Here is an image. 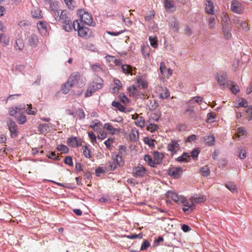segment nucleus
Returning a JSON list of instances; mask_svg holds the SVG:
<instances>
[{
    "label": "nucleus",
    "mask_w": 252,
    "mask_h": 252,
    "mask_svg": "<svg viewBox=\"0 0 252 252\" xmlns=\"http://www.w3.org/2000/svg\"><path fill=\"white\" fill-rule=\"evenodd\" d=\"M184 206L187 208H183V211L185 213H190L193 211L195 208V204L192 201L188 200L186 199L184 203L183 204Z\"/></svg>",
    "instance_id": "9b49d317"
},
{
    "label": "nucleus",
    "mask_w": 252,
    "mask_h": 252,
    "mask_svg": "<svg viewBox=\"0 0 252 252\" xmlns=\"http://www.w3.org/2000/svg\"><path fill=\"white\" fill-rule=\"evenodd\" d=\"M145 161L150 166L155 167L156 164L151 156L149 155H145L144 157Z\"/></svg>",
    "instance_id": "c756f323"
},
{
    "label": "nucleus",
    "mask_w": 252,
    "mask_h": 252,
    "mask_svg": "<svg viewBox=\"0 0 252 252\" xmlns=\"http://www.w3.org/2000/svg\"><path fill=\"white\" fill-rule=\"evenodd\" d=\"M128 92L130 94V95L132 96H135L138 94V90L136 87L132 86L128 88Z\"/></svg>",
    "instance_id": "603ef678"
},
{
    "label": "nucleus",
    "mask_w": 252,
    "mask_h": 252,
    "mask_svg": "<svg viewBox=\"0 0 252 252\" xmlns=\"http://www.w3.org/2000/svg\"><path fill=\"white\" fill-rule=\"evenodd\" d=\"M67 142L72 147H77L81 145L80 141L76 137H70L67 139Z\"/></svg>",
    "instance_id": "dca6fc26"
},
{
    "label": "nucleus",
    "mask_w": 252,
    "mask_h": 252,
    "mask_svg": "<svg viewBox=\"0 0 252 252\" xmlns=\"http://www.w3.org/2000/svg\"><path fill=\"white\" fill-rule=\"evenodd\" d=\"M217 80L220 87L222 89L227 88L228 85H229L228 82L230 81L228 80L227 75L225 73H222L221 74L218 75L217 77Z\"/></svg>",
    "instance_id": "6e6552de"
},
{
    "label": "nucleus",
    "mask_w": 252,
    "mask_h": 252,
    "mask_svg": "<svg viewBox=\"0 0 252 252\" xmlns=\"http://www.w3.org/2000/svg\"><path fill=\"white\" fill-rule=\"evenodd\" d=\"M145 120L142 117H137L135 119V124L137 126L142 128L145 126Z\"/></svg>",
    "instance_id": "7c9ffc66"
},
{
    "label": "nucleus",
    "mask_w": 252,
    "mask_h": 252,
    "mask_svg": "<svg viewBox=\"0 0 252 252\" xmlns=\"http://www.w3.org/2000/svg\"><path fill=\"white\" fill-rule=\"evenodd\" d=\"M102 125V123L97 120H95L93 121L91 124V127L94 129H95L96 127Z\"/></svg>",
    "instance_id": "bf43d9fd"
},
{
    "label": "nucleus",
    "mask_w": 252,
    "mask_h": 252,
    "mask_svg": "<svg viewBox=\"0 0 252 252\" xmlns=\"http://www.w3.org/2000/svg\"><path fill=\"white\" fill-rule=\"evenodd\" d=\"M222 28V32L224 35V36L226 39H229L231 37V31L232 30L231 27L230 26H223Z\"/></svg>",
    "instance_id": "412c9836"
},
{
    "label": "nucleus",
    "mask_w": 252,
    "mask_h": 252,
    "mask_svg": "<svg viewBox=\"0 0 252 252\" xmlns=\"http://www.w3.org/2000/svg\"><path fill=\"white\" fill-rule=\"evenodd\" d=\"M144 143L149 146V147H153L154 146V140L149 137H145L144 139Z\"/></svg>",
    "instance_id": "052dcab7"
},
{
    "label": "nucleus",
    "mask_w": 252,
    "mask_h": 252,
    "mask_svg": "<svg viewBox=\"0 0 252 252\" xmlns=\"http://www.w3.org/2000/svg\"><path fill=\"white\" fill-rule=\"evenodd\" d=\"M6 124L10 133L11 138H15L18 133L17 125L15 122L10 118L7 119Z\"/></svg>",
    "instance_id": "20e7f679"
},
{
    "label": "nucleus",
    "mask_w": 252,
    "mask_h": 252,
    "mask_svg": "<svg viewBox=\"0 0 252 252\" xmlns=\"http://www.w3.org/2000/svg\"><path fill=\"white\" fill-rule=\"evenodd\" d=\"M58 2H51L50 5V8L51 9V14L53 17V13L55 12H59L60 10L58 7Z\"/></svg>",
    "instance_id": "2f4dec72"
},
{
    "label": "nucleus",
    "mask_w": 252,
    "mask_h": 252,
    "mask_svg": "<svg viewBox=\"0 0 252 252\" xmlns=\"http://www.w3.org/2000/svg\"><path fill=\"white\" fill-rule=\"evenodd\" d=\"M203 101V98L201 96H195L192 99L189 100V101L187 102L188 105H190V104H193L194 102H196L197 103L200 104Z\"/></svg>",
    "instance_id": "e433bc0d"
},
{
    "label": "nucleus",
    "mask_w": 252,
    "mask_h": 252,
    "mask_svg": "<svg viewBox=\"0 0 252 252\" xmlns=\"http://www.w3.org/2000/svg\"><path fill=\"white\" fill-rule=\"evenodd\" d=\"M239 157L241 159H244L246 157V151L245 149H244L242 147H240L239 148Z\"/></svg>",
    "instance_id": "3c124183"
},
{
    "label": "nucleus",
    "mask_w": 252,
    "mask_h": 252,
    "mask_svg": "<svg viewBox=\"0 0 252 252\" xmlns=\"http://www.w3.org/2000/svg\"><path fill=\"white\" fill-rule=\"evenodd\" d=\"M164 155L156 151L154 153L153 158L155 164H159L161 163Z\"/></svg>",
    "instance_id": "f3484780"
},
{
    "label": "nucleus",
    "mask_w": 252,
    "mask_h": 252,
    "mask_svg": "<svg viewBox=\"0 0 252 252\" xmlns=\"http://www.w3.org/2000/svg\"><path fill=\"white\" fill-rule=\"evenodd\" d=\"M150 246V243L146 240H144L140 248V251L146 250Z\"/></svg>",
    "instance_id": "338daca9"
},
{
    "label": "nucleus",
    "mask_w": 252,
    "mask_h": 252,
    "mask_svg": "<svg viewBox=\"0 0 252 252\" xmlns=\"http://www.w3.org/2000/svg\"><path fill=\"white\" fill-rule=\"evenodd\" d=\"M158 128V125L155 124H150L147 126V129L151 132H154Z\"/></svg>",
    "instance_id": "49530a36"
},
{
    "label": "nucleus",
    "mask_w": 252,
    "mask_h": 252,
    "mask_svg": "<svg viewBox=\"0 0 252 252\" xmlns=\"http://www.w3.org/2000/svg\"><path fill=\"white\" fill-rule=\"evenodd\" d=\"M200 172L203 176H208L210 173L209 168L208 166H204L200 169Z\"/></svg>",
    "instance_id": "37998d69"
},
{
    "label": "nucleus",
    "mask_w": 252,
    "mask_h": 252,
    "mask_svg": "<svg viewBox=\"0 0 252 252\" xmlns=\"http://www.w3.org/2000/svg\"><path fill=\"white\" fill-rule=\"evenodd\" d=\"M206 144L208 146L214 145L215 142V139L214 136L209 135L205 138Z\"/></svg>",
    "instance_id": "f704fd0d"
},
{
    "label": "nucleus",
    "mask_w": 252,
    "mask_h": 252,
    "mask_svg": "<svg viewBox=\"0 0 252 252\" xmlns=\"http://www.w3.org/2000/svg\"><path fill=\"white\" fill-rule=\"evenodd\" d=\"M216 25L215 18L214 17H210L208 19V26L210 29L215 28Z\"/></svg>",
    "instance_id": "09e8293b"
},
{
    "label": "nucleus",
    "mask_w": 252,
    "mask_h": 252,
    "mask_svg": "<svg viewBox=\"0 0 252 252\" xmlns=\"http://www.w3.org/2000/svg\"><path fill=\"white\" fill-rule=\"evenodd\" d=\"M17 122L21 125L25 124L27 121V118L26 117L20 113L19 115H18L16 118Z\"/></svg>",
    "instance_id": "4c0bfd02"
},
{
    "label": "nucleus",
    "mask_w": 252,
    "mask_h": 252,
    "mask_svg": "<svg viewBox=\"0 0 252 252\" xmlns=\"http://www.w3.org/2000/svg\"><path fill=\"white\" fill-rule=\"evenodd\" d=\"M107 165L109 166V170L111 171H114L115 170L118 165L116 162H114L113 160L112 161H109Z\"/></svg>",
    "instance_id": "69168bd1"
},
{
    "label": "nucleus",
    "mask_w": 252,
    "mask_h": 252,
    "mask_svg": "<svg viewBox=\"0 0 252 252\" xmlns=\"http://www.w3.org/2000/svg\"><path fill=\"white\" fill-rule=\"evenodd\" d=\"M19 108L18 107L10 108L9 110V114L10 116L14 117L15 118L19 115Z\"/></svg>",
    "instance_id": "c9c22d12"
},
{
    "label": "nucleus",
    "mask_w": 252,
    "mask_h": 252,
    "mask_svg": "<svg viewBox=\"0 0 252 252\" xmlns=\"http://www.w3.org/2000/svg\"><path fill=\"white\" fill-rule=\"evenodd\" d=\"M53 17L56 21L63 24V28L65 31L69 32L72 31L73 24L68 16L66 11L60 10L59 12H55L53 13Z\"/></svg>",
    "instance_id": "f257e3e1"
},
{
    "label": "nucleus",
    "mask_w": 252,
    "mask_h": 252,
    "mask_svg": "<svg viewBox=\"0 0 252 252\" xmlns=\"http://www.w3.org/2000/svg\"><path fill=\"white\" fill-rule=\"evenodd\" d=\"M9 39L6 38L5 35L2 33L0 34V42L2 43L3 46H5L9 43Z\"/></svg>",
    "instance_id": "8fccbe9b"
},
{
    "label": "nucleus",
    "mask_w": 252,
    "mask_h": 252,
    "mask_svg": "<svg viewBox=\"0 0 252 252\" xmlns=\"http://www.w3.org/2000/svg\"><path fill=\"white\" fill-rule=\"evenodd\" d=\"M14 48L16 50L22 51L25 46V44L22 38H16L13 43Z\"/></svg>",
    "instance_id": "ddd939ff"
},
{
    "label": "nucleus",
    "mask_w": 252,
    "mask_h": 252,
    "mask_svg": "<svg viewBox=\"0 0 252 252\" xmlns=\"http://www.w3.org/2000/svg\"><path fill=\"white\" fill-rule=\"evenodd\" d=\"M159 91L160 92L159 96L161 99H165L169 96L170 93L166 88L160 87Z\"/></svg>",
    "instance_id": "b1692460"
},
{
    "label": "nucleus",
    "mask_w": 252,
    "mask_h": 252,
    "mask_svg": "<svg viewBox=\"0 0 252 252\" xmlns=\"http://www.w3.org/2000/svg\"><path fill=\"white\" fill-rule=\"evenodd\" d=\"M168 175L174 178H179L183 173V168L180 167H170L167 170Z\"/></svg>",
    "instance_id": "39448f33"
},
{
    "label": "nucleus",
    "mask_w": 252,
    "mask_h": 252,
    "mask_svg": "<svg viewBox=\"0 0 252 252\" xmlns=\"http://www.w3.org/2000/svg\"><path fill=\"white\" fill-rule=\"evenodd\" d=\"M91 69L94 72H98L102 70V66L99 63H95L92 65Z\"/></svg>",
    "instance_id": "79ce46f5"
},
{
    "label": "nucleus",
    "mask_w": 252,
    "mask_h": 252,
    "mask_svg": "<svg viewBox=\"0 0 252 252\" xmlns=\"http://www.w3.org/2000/svg\"><path fill=\"white\" fill-rule=\"evenodd\" d=\"M112 106L117 108L121 112H124L125 111V107L118 101H113L112 103Z\"/></svg>",
    "instance_id": "473e14b6"
},
{
    "label": "nucleus",
    "mask_w": 252,
    "mask_h": 252,
    "mask_svg": "<svg viewBox=\"0 0 252 252\" xmlns=\"http://www.w3.org/2000/svg\"><path fill=\"white\" fill-rule=\"evenodd\" d=\"M38 42V36L35 34H32L28 38V43L32 47H35Z\"/></svg>",
    "instance_id": "4468645a"
},
{
    "label": "nucleus",
    "mask_w": 252,
    "mask_h": 252,
    "mask_svg": "<svg viewBox=\"0 0 252 252\" xmlns=\"http://www.w3.org/2000/svg\"><path fill=\"white\" fill-rule=\"evenodd\" d=\"M94 92L95 91H94V89H93L92 87L89 85L86 93H85V96L86 97H89L91 96Z\"/></svg>",
    "instance_id": "13d9d810"
},
{
    "label": "nucleus",
    "mask_w": 252,
    "mask_h": 252,
    "mask_svg": "<svg viewBox=\"0 0 252 252\" xmlns=\"http://www.w3.org/2000/svg\"><path fill=\"white\" fill-rule=\"evenodd\" d=\"M113 160L116 162L119 166H123L124 163V161L122 157L119 154H116L112 155Z\"/></svg>",
    "instance_id": "bb28decb"
},
{
    "label": "nucleus",
    "mask_w": 252,
    "mask_h": 252,
    "mask_svg": "<svg viewBox=\"0 0 252 252\" xmlns=\"http://www.w3.org/2000/svg\"><path fill=\"white\" fill-rule=\"evenodd\" d=\"M230 9L233 13L238 14L243 13L244 11L241 3L236 0H233L231 1Z\"/></svg>",
    "instance_id": "0eeeda50"
},
{
    "label": "nucleus",
    "mask_w": 252,
    "mask_h": 252,
    "mask_svg": "<svg viewBox=\"0 0 252 252\" xmlns=\"http://www.w3.org/2000/svg\"><path fill=\"white\" fill-rule=\"evenodd\" d=\"M103 128L107 130L108 133L112 135L115 134L118 131V130L110 123H105L103 126Z\"/></svg>",
    "instance_id": "393cba45"
},
{
    "label": "nucleus",
    "mask_w": 252,
    "mask_h": 252,
    "mask_svg": "<svg viewBox=\"0 0 252 252\" xmlns=\"http://www.w3.org/2000/svg\"><path fill=\"white\" fill-rule=\"evenodd\" d=\"M75 31H78L79 36L82 37H86L87 36L88 28L84 27L82 25L79 23L78 20H75L72 25V29Z\"/></svg>",
    "instance_id": "7ed1b4c3"
},
{
    "label": "nucleus",
    "mask_w": 252,
    "mask_h": 252,
    "mask_svg": "<svg viewBox=\"0 0 252 252\" xmlns=\"http://www.w3.org/2000/svg\"><path fill=\"white\" fill-rule=\"evenodd\" d=\"M225 187L232 192H234L236 189L234 184L232 183L225 184Z\"/></svg>",
    "instance_id": "774afa93"
},
{
    "label": "nucleus",
    "mask_w": 252,
    "mask_h": 252,
    "mask_svg": "<svg viewBox=\"0 0 252 252\" xmlns=\"http://www.w3.org/2000/svg\"><path fill=\"white\" fill-rule=\"evenodd\" d=\"M189 200L192 201L193 203L195 202L196 203H199L204 202L206 200V197L204 195L198 196L197 194H196L191 196L189 198Z\"/></svg>",
    "instance_id": "a211bd4d"
},
{
    "label": "nucleus",
    "mask_w": 252,
    "mask_h": 252,
    "mask_svg": "<svg viewBox=\"0 0 252 252\" xmlns=\"http://www.w3.org/2000/svg\"><path fill=\"white\" fill-rule=\"evenodd\" d=\"M57 149L63 153H67L68 152V148L64 145H60L58 146Z\"/></svg>",
    "instance_id": "5fc2aeb1"
},
{
    "label": "nucleus",
    "mask_w": 252,
    "mask_h": 252,
    "mask_svg": "<svg viewBox=\"0 0 252 252\" xmlns=\"http://www.w3.org/2000/svg\"><path fill=\"white\" fill-rule=\"evenodd\" d=\"M167 195L168 197L171 198L175 202L177 203L179 202V198L180 196L176 193L172 191H169L167 192Z\"/></svg>",
    "instance_id": "72a5a7b5"
},
{
    "label": "nucleus",
    "mask_w": 252,
    "mask_h": 252,
    "mask_svg": "<svg viewBox=\"0 0 252 252\" xmlns=\"http://www.w3.org/2000/svg\"><path fill=\"white\" fill-rule=\"evenodd\" d=\"M167 148L168 151H170L173 155L176 153L180 150V147L177 141L172 140L168 144Z\"/></svg>",
    "instance_id": "f8f14e48"
},
{
    "label": "nucleus",
    "mask_w": 252,
    "mask_h": 252,
    "mask_svg": "<svg viewBox=\"0 0 252 252\" xmlns=\"http://www.w3.org/2000/svg\"><path fill=\"white\" fill-rule=\"evenodd\" d=\"M214 6L213 2L211 0H207L205 11L209 14H213L214 13Z\"/></svg>",
    "instance_id": "5701e85b"
},
{
    "label": "nucleus",
    "mask_w": 252,
    "mask_h": 252,
    "mask_svg": "<svg viewBox=\"0 0 252 252\" xmlns=\"http://www.w3.org/2000/svg\"><path fill=\"white\" fill-rule=\"evenodd\" d=\"M228 83L229 85H228L227 87L229 88L234 94H236L239 92V86L235 82L232 81H230Z\"/></svg>",
    "instance_id": "a878e982"
},
{
    "label": "nucleus",
    "mask_w": 252,
    "mask_h": 252,
    "mask_svg": "<svg viewBox=\"0 0 252 252\" xmlns=\"http://www.w3.org/2000/svg\"><path fill=\"white\" fill-rule=\"evenodd\" d=\"M80 21L89 26H94L95 23L93 21L92 16L88 12H84L80 17Z\"/></svg>",
    "instance_id": "1a4fd4ad"
},
{
    "label": "nucleus",
    "mask_w": 252,
    "mask_h": 252,
    "mask_svg": "<svg viewBox=\"0 0 252 252\" xmlns=\"http://www.w3.org/2000/svg\"><path fill=\"white\" fill-rule=\"evenodd\" d=\"M70 85L71 84L69 83L68 81L66 83H65L62 86V91L63 93L66 94L68 93L70 88L72 87V86H71Z\"/></svg>",
    "instance_id": "a19ab883"
},
{
    "label": "nucleus",
    "mask_w": 252,
    "mask_h": 252,
    "mask_svg": "<svg viewBox=\"0 0 252 252\" xmlns=\"http://www.w3.org/2000/svg\"><path fill=\"white\" fill-rule=\"evenodd\" d=\"M169 25L171 28L175 32H177L179 30V24L177 20L174 17H171L169 19Z\"/></svg>",
    "instance_id": "4be33fe9"
},
{
    "label": "nucleus",
    "mask_w": 252,
    "mask_h": 252,
    "mask_svg": "<svg viewBox=\"0 0 252 252\" xmlns=\"http://www.w3.org/2000/svg\"><path fill=\"white\" fill-rule=\"evenodd\" d=\"M68 81L72 87L77 86L80 88L83 87L86 82V79L81 76L78 72L72 73L69 76Z\"/></svg>",
    "instance_id": "f03ea898"
},
{
    "label": "nucleus",
    "mask_w": 252,
    "mask_h": 252,
    "mask_svg": "<svg viewBox=\"0 0 252 252\" xmlns=\"http://www.w3.org/2000/svg\"><path fill=\"white\" fill-rule=\"evenodd\" d=\"M28 108L27 109V112L29 115H35L36 113V109L35 108H32L31 104H27Z\"/></svg>",
    "instance_id": "a18cd8bd"
},
{
    "label": "nucleus",
    "mask_w": 252,
    "mask_h": 252,
    "mask_svg": "<svg viewBox=\"0 0 252 252\" xmlns=\"http://www.w3.org/2000/svg\"><path fill=\"white\" fill-rule=\"evenodd\" d=\"M46 156L50 159H52L55 160H59L60 158L56 156V153L55 152H52L49 154L47 155Z\"/></svg>",
    "instance_id": "e2e57ef3"
},
{
    "label": "nucleus",
    "mask_w": 252,
    "mask_h": 252,
    "mask_svg": "<svg viewBox=\"0 0 252 252\" xmlns=\"http://www.w3.org/2000/svg\"><path fill=\"white\" fill-rule=\"evenodd\" d=\"M189 105V108H187V109L185 111V114L189 115L190 117H193V115L194 114L193 110L192 108V107H193V104H190Z\"/></svg>",
    "instance_id": "680f3d73"
},
{
    "label": "nucleus",
    "mask_w": 252,
    "mask_h": 252,
    "mask_svg": "<svg viewBox=\"0 0 252 252\" xmlns=\"http://www.w3.org/2000/svg\"><path fill=\"white\" fill-rule=\"evenodd\" d=\"M235 107L237 108L240 107H247L248 102L245 99L241 98L240 99L238 100V103L236 104Z\"/></svg>",
    "instance_id": "58836bf2"
},
{
    "label": "nucleus",
    "mask_w": 252,
    "mask_h": 252,
    "mask_svg": "<svg viewBox=\"0 0 252 252\" xmlns=\"http://www.w3.org/2000/svg\"><path fill=\"white\" fill-rule=\"evenodd\" d=\"M147 173V169L141 164L134 167L132 170L133 175L136 178L144 177Z\"/></svg>",
    "instance_id": "423d86ee"
},
{
    "label": "nucleus",
    "mask_w": 252,
    "mask_h": 252,
    "mask_svg": "<svg viewBox=\"0 0 252 252\" xmlns=\"http://www.w3.org/2000/svg\"><path fill=\"white\" fill-rule=\"evenodd\" d=\"M83 154L84 156L87 158H91L92 156L90 154V150L88 148L87 146L83 147Z\"/></svg>",
    "instance_id": "4d7b16f0"
},
{
    "label": "nucleus",
    "mask_w": 252,
    "mask_h": 252,
    "mask_svg": "<svg viewBox=\"0 0 252 252\" xmlns=\"http://www.w3.org/2000/svg\"><path fill=\"white\" fill-rule=\"evenodd\" d=\"M190 155L188 153H184L181 156L176 158L179 162L189 161L190 160Z\"/></svg>",
    "instance_id": "c85d7f7f"
},
{
    "label": "nucleus",
    "mask_w": 252,
    "mask_h": 252,
    "mask_svg": "<svg viewBox=\"0 0 252 252\" xmlns=\"http://www.w3.org/2000/svg\"><path fill=\"white\" fill-rule=\"evenodd\" d=\"M246 113L247 115V119L248 120H252V106H249L248 107L247 110H246Z\"/></svg>",
    "instance_id": "864d4df0"
},
{
    "label": "nucleus",
    "mask_w": 252,
    "mask_h": 252,
    "mask_svg": "<svg viewBox=\"0 0 252 252\" xmlns=\"http://www.w3.org/2000/svg\"><path fill=\"white\" fill-rule=\"evenodd\" d=\"M53 128V125L52 124H40L38 126V130L43 134L49 132Z\"/></svg>",
    "instance_id": "9d476101"
},
{
    "label": "nucleus",
    "mask_w": 252,
    "mask_h": 252,
    "mask_svg": "<svg viewBox=\"0 0 252 252\" xmlns=\"http://www.w3.org/2000/svg\"><path fill=\"white\" fill-rule=\"evenodd\" d=\"M165 8L169 12H173L175 10V7L173 1L171 0H164Z\"/></svg>",
    "instance_id": "6ab92c4d"
},
{
    "label": "nucleus",
    "mask_w": 252,
    "mask_h": 252,
    "mask_svg": "<svg viewBox=\"0 0 252 252\" xmlns=\"http://www.w3.org/2000/svg\"><path fill=\"white\" fill-rule=\"evenodd\" d=\"M122 69L123 72L126 74H129L131 72V67L128 65H123Z\"/></svg>",
    "instance_id": "0e129e2a"
},
{
    "label": "nucleus",
    "mask_w": 252,
    "mask_h": 252,
    "mask_svg": "<svg viewBox=\"0 0 252 252\" xmlns=\"http://www.w3.org/2000/svg\"><path fill=\"white\" fill-rule=\"evenodd\" d=\"M64 1L68 8L73 9L75 7V2L73 0H64Z\"/></svg>",
    "instance_id": "6e6d98bb"
},
{
    "label": "nucleus",
    "mask_w": 252,
    "mask_h": 252,
    "mask_svg": "<svg viewBox=\"0 0 252 252\" xmlns=\"http://www.w3.org/2000/svg\"><path fill=\"white\" fill-rule=\"evenodd\" d=\"M221 24L222 27L229 26V18L226 14H223L221 18Z\"/></svg>",
    "instance_id": "ea45409f"
},
{
    "label": "nucleus",
    "mask_w": 252,
    "mask_h": 252,
    "mask_svg": "<svg viewBox=\"0 0 252 252\" xmlns=\"http://www.w3.org/2000/svg\"><path fill=\"white\" fill-rule=\"evenodd\" d=\"M149 41L151 45L154 48H156L158 46V39L157 37L152 36L149 37Z\"/></svg>",
    "instance_id": "c03bdc74"
},
{
    "label": "nucleus",
    "mask_w": 252,
    "mask_h": 252,
    "mask_svg": "<svg viewBox=\"0 0 252 252\" xmlns=\"http://www.w3.org/2000/svg\"><path fill=\"white\" fill-rule=\"evenodd\" d=\"M37 27L42 34L46 33L47 32V25L45 22L39 21L37 23Z\"/></svg>",
    "instance_id": "aec40b11"
},
{
    "label": "nucleus",
    "mask_w": 252,
    "mask_h": 252,
    "mask_svg": "<svg viewBox=\"0 0 252 252\" xmlns=\"http://www.w3.org/2000/svg\"><path fill=\"white\" fill-rule=\"evenodd\" d=\"M32 17L34 18L40 19L42 18L41 10L37 7L34 8L31 11Z\"/></svg>",
    "instance_id": "cd10ccee"
},
{
    "label": "nucleus",
    "mask_w": 252,
    "mask_h": 252,
    "mask_svg": "<svg viewBox=\"0 0 252 252\" xmlns=\"http://www.w3.org/2000/svg\"><path fill=\"white\" fill-rule=\"evenodd\" d=\"M103 80L100 78L97 77L96 79V82H93L90 85L92 87V88L94 89V91L95 92L98 90L101 89L103 87Z\"/></svg>",
    "instance_id": "2eb2a0df"
},
{
    "label": "nucleus",
    "mask_w": 252,
    "mask_h": 252,
    "mask_svg": "<svg viewBox=\"0 0 252 252\" xmlns=\"http://www.w3.org/2000/svg\"><path fill=\"white\" fill-rule=\"evenodd\" d=\"M247 133V131L245 128L243 127H240L237 129V137L241 138V136H245Z\"/></svg>",
    "instance_id": "de8ad7c7"
}]
</instances>
